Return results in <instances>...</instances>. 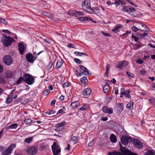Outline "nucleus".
I'll use <instances>...</instances> for the list:
<instances>
[{"mask_svg":"<svg viewBox=\"0 0 155 155\" xmlns=\"http://www.w3.org/2000/svg\"><path fill=\"white\" fill-rule=\"evenodd\" d=\"M24 81L28 85L32 84L35 82V79L31 75L25 74H23V77L20 78V82Z\"/></svg>","mask_w":155,"mask_h":155,"instance_id":"obj_1","label":"nucleus"},{"mask_svg":"<svg viewBox=\"0 0 155 155\" xmlns=\"http://www.w3.org/2000/svg\"><path fill=\"white\" fill-rule=\"evenodd\" d=\"M14 41L15 40L12 38L7 36L6 35H2V42L5 46L8 47L11 45L12 42Z\"/></svg>","mask_w":155,"mask_h":155,"instance_id":"obj_2","label":"nucleus"},{"mask_svg":"<svg viewBox=\"0 0 155 155\" xmlns=\"http://www.w3.org/2000/svg\"><path fill=\"white\" fill-rule=\"evenodd\" d=\"M123 12L128 13L131 15L135 16V14L134 12L135 11V8L129 6H124L122 9Z\"/></svg>","mask_w":155,"mask_h":155,"instance_id":"obj_3","label":"nucleus"},{"mask_svg":"<svg viewBox=\"0 0 155 155\" xmlns=\"http://www.w3.org/2000/svg\"><path fill=\"white\" fill-rule=\"evenodd\" d=\"M83 9L86 12L89 13L91 8L90 3L87 0H84L82 4Z\"/></svg>","mask_w":155,"mask_h":155,"instance_id":"obj_4","label":"nucleus"},{"mask_svg":"<svg viewBox=\"0 0 155 155\" xmlns=\"http://www.w3.org/2000/svg\"><path fill=\"white\" fill-rule=\"evenodd\" d=\"M121 140L122 143L124 145H126L132 141V137L127 136L123 135Z\"/></svg>","mask_w":155,"mask_h":155,"instance_id":"obj_5","label":"nucleus"},{"mask_svg":"<svg viewBox=\"0 0 155 155\" xmlns=\"http://www.w3.org/2000/svg\"><path fill=\"white\" fill-rule=\"evenodd\" d=\"M51 148L54 155H58L61 151L59 147L55 142H54Z\"/></svg>","mask_w":155,"mask_h":155,"instance_id":"obj_6","label":"nucleus"},{"mask_svg":"<svg viewBox=\"0 0 155 155\" xmlns=\"http://www.w3.org/2000/svg\"><path fill=\"white\" fill-rule=\"evenodd\" d=\"M3 61L5 65H9L13 63V59L10 56L6 55L4 57Z\"/></svg>","mask_w":155,"mask_h":155,"instance_id":"obj_7","label":"nucleus"},{"mask_svg":"<svg viewBox=\"0 0 155 155\" xmlns=\"http://www.w3.org/2000/svg\"><path fill=\"white\" fill-rule=\"evenodd\" d=\"M133 143L135 147L138 149H140L143 147V145L141 141L137 139H134L133 141Z\"/></svg>","mask_w":155,"mask_h":155,"instance_id":"obj_8","label":"nucleus"},{"mask_svg":"<svg viewBox=\"0 0 155 155\" xmlns=\"http://www.w3.org/2000/svg\"><path fill=\"white\" fill-rule=\"evenodd\" d=\"M128 64V62L125 61H123L121 62L117 63L116 65V68H117L121 69L122 68H124Z\"/></svg>","mask_w":155,"mask_h":155,"instance_id":"obj_9","label":"nucleus"},{"mask_svg":"<svg viewBox=\"0 0 155 155\" xmlns=\"http://www.w3.org/2000/svg\"><path fill=\"white\" fill-rule=\"evenodd\" d=\"M27 48V45L22 41L20 42V54H23L26 52V50Z\"/></svg>","mask_w":155,"mask_h":155,"instance_id":"obj_10","label":"nucleus"},{"mask_svg":"<svg viewBox=\"0 0 155 155\" xmlns=\"http://www.w3.org/2000/svg\"><path fill=\"white\" fill-rule=\"evenodd\" d=\"M68 15L71 16H74L76 17L83 15L82 12H78L76 10L69 11L68 12Z\"/></svg>","mask_w":155,"mask_h":155,"instance_id":"obj_11","label":"nucleus"},{"mask_svg":"<svg viewBox=\"0 0 155 155\" xmlns=\"http://www.w3.org/2000/svg\"><path fill=\"white\" fill-rule=\"evenodd\" d=\"M37 150L38 149L36 147H30L28 149L27 152L29 154L34 155L37 153Z\"/></svg>","mask_w":155,"mask_h":155,"instance_id":"obj_12","label":"nucleus"},{"mask_svg":"<svg viewBox=\"0 0 155 155\" xmlns=\"http://www.w3.org/2000/svg\"><path fill=\"white\" fill-rule=\"evenodd\" d=\"M25 57L27 61L31 63H33L35 59L37 58L36 57L35 58L32 54L29 53H27Z\"/></svg>","mask_w":155,"mask_h":155,"instance_id":"obj_13","label":"nucleus"},{"mask_svg":"<svg viewBox=\"0 0 155 155\" xmlns=\"http://www.w3.org/2000/svg\"><path fill=\"white\" fill-rule=\"evenodd\" d=\"M91 92V90L90 88H87L84 90L82 92L83 95L84 97H87L89 96Z\"/></svg>","mask_w":155,"mask_h":155,"instance_id":"obj_14","label":"nucleus"},{"mask_svg":"<svg viewBox=\"0 0 155 155\" xmlns=\"http://www.w3.org/2000/svg\"><path fill=\"white\" fill-rule=\"evenodd\" d=\"M102 110L103 111L104 113H107L110 114H112L113 113V109L112 108H109L106 106L103 107L102 108Z\"/></svg>","mask_w":155,"mask_h":155,"instance_id":"obj_15","label":"nucleus"},{"mask_svg":"<svg viewBox=\"0 0 155 155\" xmlns=\"http://www.w3.org/2000/svg\"><path fill=\"white\" fill-rule=\"evenodd\" d=\"M120 150L121 153L125 155H132L131 154H129L130 153L127 151L131 152L127 149L124 147H121Z\"/></svg>","mask_w":155,"mask_h":155,"instance_id":"obj_16","label":"nucleus"},{"mask_svg":"<svg viewBox=\"0 0 155 155\" xmlns=\"http://www.w3.org/2000/svg\"><path fill=\"white\" fill-rule=\"evenodd\" d=\"M91 11H90L89 13H93L95 12L96 13H99L100 12V10L98 7H96L92 8H91Z\"/></svg>","mask_w":155,"mask_h":155,"instance_id":"obj_17","label":"nucleus"},{"mask_svg":"<svg viewBox=\"0 0 155 155\" xmlns=\"http://www.w3.org/2000/svg\"><path fill=\"white\" fill-rule=\"evenodd\" d=\"M117 110L119 112H121L123 109V104L122 103H118L117 104Z\"/></svg>","mask_w":155,"mask_h":155,"instance_id":"obj_18","label":"nucleus"},{"mask_svg":"<svg viewBox=\"0 0 155 155\" xmlns=\"http://www.w3.org/2000/svg\"><path fill=\"white\" fill-rule=\"evenodd\" d=\"M79 20L81 21H86L87 20H91L92 21L91 18L88 17H82L79 18ZM93 22L94 23H96V21H93Z\"/></svg>","mask_w":155,"mask_h":155,"instance_id":"obj_19","label":"nucleus"},{"mask_svg":"<svg viewBox=\"0 0 155 155\" xmlns=\"http://www.w3.org/2000/svg\"><path fill=\"white\" fill-rule=\"evenodd\" d=\"M142 28H140L139 30L141 31L148 32L149 31V28L145 25L143 24L142 25Z\"/></svg>","mask_w":155,"mask_h":155,"instance_id":"obj_20","label":"nucleus"},{"mask_svg":"<svg viewBox=\"0 0 155 155\" xmlns=\"http://www.w3.org/2000/svg\"><path fill=\"white\" fill-rule=\"evenodd\" d=\"M123 94H124L126 97L128 98H130L131 96L130 95H129V94L130 92V91L129 90H127L124 91H122Z\"/></svg>","mask_w":155,"mask_h":155,"instance_id":"obj_21","label":"nucleus"},{"mask_svg":"<svg viewBox=\"0 0 155 155\" xmlns=\"http://www.w3.org/2000/svg\"><path fill=\"white\" fill-rule=\"evenodd\" d=\"M12 75V72L11 71H7L5 74V77L6 78H11Z\"/></svg>","mask_w":155,"mask_h":155,"instance_id":"obj_22","label":"nucleus"},{"mask_svg":"<svg viewBox=\"0 0 155 155\" xmlns=\"http://www.w3.org/2000/svg\"><path fill=\"white\" fill-rule=\"evenodd\" d=\"M79 104V102L77 101L72 103L71 104V106L72 108H75L78 107Z\"/></svg>","mask_w":155,"mask_h":155,"instance_id":"obj_23","label":"nucleus"},{"mask_svg":"<svg viewBox=\"0 0 155 155\" xmlns=\"http://www.w3.org/2000/svg\"><path fill=\"white\" fill-rule=\"evenodd\" d=\"M42 15L47 16L48 18H51L52 17L51 14L50 12H48L45 11H43L41 12Z\"/></svg>","mask_w":155,"mask_h":155,"instance_id":"obj_24","label":"nucleus"},{"mask_svg":"<svg viewBox=\"0 0 155 155\" xmlns=\"http://www.w3.org/2000/svg\"><path fill=\"white\" fill-rule=\"evenodd\" d=\"M11 150L8 148L5 150H4L3 151L2 154L3 155H10L12 153Z\"/></svg>","mask_w":155,"mask_h":155,"instance_id":"obj_25","label":"nucleus"},{"mask_svg":"<svg viewBox=\"0 0 155 155\" xmlns=\"http://www.w3.org/2000/svg\"><path fill=\"white\" fill-rule=\"evenodd\" d=\"M110 139L111 142L114 143L117 141V137L115 135L112 134L110 135Z\"/></svg>","mask_w":155,"mask_h":155,"instance_id":"obj_26","label":"nucleus"},{"mask_svg":"<svg viewBox=\"0 0 155 155\" xmlns=\"http://www.w3.org/2000/svg\"><path fill=\"white\" fill-rule=\"evenodd\" d=\"M110 89V86L109 85L106 84L104 87H103V91L104 93H107L108 92Z\"/></svg>","mask_w":155,"mask_h":155,"instance_id":"obj_27","label":"nucleus"},{"mask_svg":"<svg viewBox=\"0 0 155 155\" xmlns=\"http://www.w3.org/2000/svg\"><path fill=\"white\" fill-rule=\"evenodd\" d=\"M89 108L88 105L87 104H84L81 107L79 108V110H86Z\"/></svg>","mask_w":155,"mask_h":155,"instance_id":"obj_28","label":"nucleus"},{"mask_svg":"<svg viewBox=\"0 0 155 155\" xmlns=\"http://www.w3.org/2000/svg\"><path fill=\"white\" fill-rule=\"evenodd\" d=\"M134 104V103L130 101L129 103H128L127 105V108L130 110H131L132 109L133 107V105Z\"/></svg>","mask_w":155,"mask_h":155,"instance_id":"obj_29","label":"nucleus"},{"mask_svg":"<svg viewBox=\"0 0 155 155\" xmlns=\"http://www.w3.org/2000/svg\"><path fill=\"white\" fill-rule=\"evenodd\" d=\"M62 64V61L61 60H59L58 61L56 64V68L57 69L60 68H61Z\"/></svg>","mask_w":155,"mask_h":155,"instance_id":"obj_30","label":"nucleus"},{"mask_svg":"<svg viewBox=\"0 0 155 155\" xmlns=\"http://www.w3.org/2000/svg\"><path fill=\"white\" fill-rule=\"evenodd\" d=\"M80 81L82 83L86 84L88 80L87 77H83L81 78L80 79Z\"/></svg>","mask_w":155,"mask_h":155,"instance_id":"obj_31","label":"nucleus"},{"mask_svg":"<svg viewBox=\"0 0 155 155\" xmlns=\"http://www.w3.org/2000/svg\"><path fill=\"white\" fill-rule=\"evenodd\" d=\"M74 54L77 55L78 56H81L82 55L87 56V54L85 53H81L77 51H75L74 52Z\"/></svg>","mask_w":155,"mask_h":155,"instance_id":"obj_32","label":"nucleus"},{"mask_svg":"<svg viewBox=\"0 0 155 155\" xmlns=\"http://www.w3.org/2000/svg\"><path fill=\"white\" fill-rule=\"evenodd\" d=\"M75 73L78 77H80L82 75V71L80 70L75 71Z\"/></svg>","mask_w":155,"mask_h":155,"instance_id":"obj_33","label":"nucleus"},{"mask_svg":"<svg viewBox=\"0 0 155 155\" xmlns=\"http://www.w3.org/2000/svg\"><path fill=\"white\" fill-rule=\"evenodd\" d=\"M55 127V130L57 132H60L62 131L64 129V127H58V126H57L56 125Z\"/></svg>","mask_w":155,"mask_h":155,"instance_id":"obj_34","label":"nucleus"},{"mask_svg":"<svg viewBox=\"0 0 155 155\" xmlns=\"http://www.w3.org/2000/svg\"><path fill=\"white\" fill-rule=\"evenodd\" d=\"M33 139L32 137H29L27 138H26L24 140V141L27 143H30L31 141Z\"/></svg>","mask_w":155,"mask_h":155,"instance_id":"obj_35","label":"nucleus"},{"mask_svg":"<svg viewBox=\"0 0 155 155\" xmlns=\"http://www.w3.org/2000/svg\"><path fill=\"white\" fill-rule=\"evenodd\" d=\"M66 122L65 121H62L61 122L57 124L56 125L58 127H61L66 125Z\"/></svg>","mask_w":155,"mask_h":155,"instance_id":"obj_36","label":"nucleus"},{"mask_svg":"<svg viewBox=\"0 0 155 155\" xmlns=\"http://www.w3.org/2000/svg\"><path fill=\"white\" fill-rule=\"evenodd\" d=\"M12 100V97L9 96L6 99V102L7 104H9Z\"/></svg>","mask_w":155,"mask_h":155,"instance_id":"obj_37","label":"nucleus"},{"mask_svg":"<svg viewBox=\"0 0 155 155\" xmlns=\"http://www.w3.org/2000/svg\"><path fill=\"white\" fill-rule=\"evenodd\" d=\"M17 126L18 124L15 123H14L12 124L11 125H10L9 126V127L8 128L15 129L17 127Z\"/></svg>","mask_w":155,"mask_h":155,"instance_id":"obj_38","label":"nucleus"},{"mask_svg":"<svg viewBox=\"0 0 155 155\" xmlns=\"http://www.w3.org/2000/svg\"><path fill=\"white\" fill-rule=\"evenodd\" d=\"M16 147V145L15 143H12L8 147V148L12 152L13 150V149Z\"/></svg>","mask_w":155,"mask_h":155,"instance_id":"obj_39","label":"nucleus"},{"mask_svg":"<svg viewBox=\"0 0 155 155\" xmlns=\"http://www.w3.org/2000/svg\"><path fill=\"white\" fill-rule=\"evenodd\" d=\"M24 122L27 124L31 123L32 120L30 119H28L24 120Z\"/></svg>","mask_w":155,"mask_h":155,"instance_id":"obj_40","label":"nucleus"},{"mask_svg":"<svg viewBox=\"0 0 155 155\" xmlns=\"http://www.w3.org/2000/svg\"><path fill=\"white\" fill-rule=\"evenodd\" d=\"M77 137L76 136H74L71 138L70 140H71L73 141L74 143H76L77 142Z\"/></svg>","mask_w":155,"mask_h":155,"instance_id":"obj_41","label":"nucleus"},{"mask_svg":"<svg viewBox=\"0 0 155 155\" xmlns=\"http://www.w3.org/2000/svg\"><path fill=\"white\" fill-rule=\"evenodd\" d=\"M0 22L2 23L5 25H7L8 24V22L5 19L2 18H0Z\"/></svg>","mask_w":155,"mask_h":155,"instance_id":"obj_42","label":"nucleus"},{"mask_svg":"<svg viewBox=\"0 0 155 155\" xmlns=\"http://www.w3.org/2000/svg\"><path fill=\"white\" fill-rule=\"evenodd\" d=\"M133 31L134 32H137L138 30H139V28H138L136 26H135V25H133V26L131 28Z\"/></svg>","mask_w":155,"mask_h":155,"instance_id":"obj_43","label":"nucleus"},{"mask_svg":"<svg viewBox=\"0 0 155 155\" xmlns=\"http://www.w3.org/2000/svg\"><path fill=\"white\" fill-rule=\"evenodd\" d=\"M145 155H155V153L151 151H148L145 154Z\"/></svg>","mask_w":155,"mask_h":155,"instance_id":"obj_44","label":"nucleus"},{"mask_svg":"<svg viewBox=\"0 0 155 155\" xmlns=\"http://www.w3.org/2000/svg\"><path fill=\"white\" fill-rule=\"evenodd\" d=\"M43 52V51H39V52H36V51H34V50H33V54L34 55H39L41 53Z\"/></svg>","mask_w":155,"mask_h":155,"instance_id":"obj_45","label":"nucleus"},{"mask_svg":"<svg viewBox=\"0 0 155 155\" xmlns=\"http://www.w3.org/2000/svg\"><path fill=\"white\" fill-rule=\"evenodd\" d=\"M66 110V108L64 106H63V108L60 109L58 111L57 113H61L63 112Z\"/></svg>","mask_w":155,"mask_h":155,"instance_id":"obj_46","label":"nucleus"},{"mask_svg":"<svg viewBox=\"0 0 155 155\" xmlns=\"http://www.w3.org/2000/svg\"><path fill=\"white\" fill-rule=\"evenodd\" d=\"M150 102L151 103L155 105V98L152 97L150 100Z\"/></svg>","mask_w":155,"mask_h":155,"instance_id":"obj_47","label":"nucleus"},{"mask_svg":"<svg viewBox=\"0 0 155 155\" xmlns=\"http://www.w3.org/2000/svg\"><path fill=\"white\" fill-rule=\"evenodd\" d=\"M132 38H134V41L136 42H137L139 39L136 36H134L133 35H132Z\"/></svg>","mask_w":155,"mask_h":155,"instance_id":"obj_48","label":"nucleus"},{"mask_svg":"<svg viewBox=\"0 0 155 155\" xmlns=\"http://www.w3.org/2000/svg\"><path fill=\"white\" fill-rule=\"evenodd\" d=\"M44 41L45 42L48 43L49 44H50L51 42V40L48 38H45V39H44Z\"/></svg>","mask_w":155,"mask_h":155,"instance_id":"obj_49","label":"nucleus"},{"mask_svg":"<svg viewBox=\"0 0 155 155\" xmlns=\"http://www.w3.org/2000/svg\"><path fill=\"white\" fill-rule=\"evenodd\" d=\"M135 25V26H136L137 28H141V27H142V25L143 24L140 23H137Z\"/></svg>","mask_w":155,"mask_h":155,"instance_id":"obj_50","label":"nucleus"},{"mask_svg":"<svg viewBox=\"0 0 155 155\" xmlns=\"http://www.w3.org/2000/svg\"><path fill=\"white\" fill-rule=\"evenodd\" d=\"M74 61L79 64H80L82 62L78 58H74Z\"/></svg>","mask_w":155,"mask_h":155,"instance_id":"obj_51","label":"nucleus"},{"mask_svg":"<svg viewBox=\"0 0 155 155\" xmlns=\"http://www.w3.org/2000/svg\"><path fill=\"white\" fill-rule=\"evenodd\" d=\"M87 70H85L83 71H82V74H83V75H88L89 74V73Z\"/></svg>","mask_w":155,"mask_h":155,"instance_id":"obj_52","label":"nucleus"},{"mask_svg":"<svg viewBox=\"0 0 155 155\" xmlns=\"http://www.w3.org/2000/svg\"><path fill=\"white\" fill-rule=\"evenodd\" d=\"M5 82V81L3 77L1 76H0V83L4 84Z\"/></svg>","mask_w":155,"mask_h":155,"instance_id":"obj_53","label":"nucleus"},{"mask_svg":"<svg viewBox=\"0 0 155 155\" xmlns=\"http://www.w3.org/2000/svg\"><path fill=\"white\" fill-rule=\"evenodd\" d=\"M112 31H113L114 33H116L119 32L120 31V30L117 27H116L115 28L113 29L112 30Z\"/></svg>","mask_w":155,"mask_h":155,"instance_id":"obj_54","label":"nucleus"},{"mask_svg":"<svg viewBox=\"0 0 155 155\" xmlns=\"http://www.w3.org/2000/svg\"><path fill=\"white\" fill-rule=\"evenodd\" d=\"M52 63L51 62H49L47 66V68H49V69H51V67H52Z\"/></svg>","mask_w":155,"mask_h":155,"instance_id":"obj_55","label":"nucleus"},{"mask_svg":"<svg viewBox=\"0 0 155 155\" xmlns=\"http://www.w3.org/2000/svg\"><path fill=\"white\" fill-rule=\"evenodd\" d=\"M79 67L83 71L85 70H87V71L88 70V69L86 68L85 67H84L82 65H79Z\"/></svg>","mask_w":155,"mask_h":155,"instance_id":"obj_56","label":"nucleus"},{"mask_svg":"<svg viewBox=\"0 0 155 155\" xmlns=\"http://www.w3.org/2000/svg\"><path fill=\"white\" fill-rule=\"evenodd\" d=\"M69 84L68 82H65L64 83L63 85V87L64 88L68 87H69Z\"/></svg>","mask_w":155,"mask_h":155,"instance_id":"obj_57","label":"nucleus"},{"mask_svg":"<svg viewBox=\"0 0 155 155\" xmlns=\"http://www.w3.org/2000/svg\"><path fill=\"white\" fill-rule=\"evenodd\" d=\"M49 93V90H45L43 92V94L45 95H47Z\"/></svg>","mask_w":155,"mask_h":155,"instance_id":"obj_58","label":"nucleus"},{"mask_svg":"<svg viewBox=\"0 0 155 155\" xmlns=\"http://www.w3.org/2000/svg\"><path fill=\"white\" fill-rule=\"evenodd\" d=\"M75 45L72 44H70L68 45V47L69 48H75Z\"/></svg>","mask_w":155,"mask_h":155,"instance_id":"obj_59","label":"nucleus"},{"mask_svg":"<svg viewBox=\"0 0 155 155\" xmlns=\"http://www.w3.org/2000/svg\"><path fill=\"white\" fill-rule=\"evenodd\" d=\"M110 65L109 64H108L106 66V71L108 72L110 68Z\"/></svg>","mask_w":155,"mask_h":155,"instance_id":"obj_60","label":"nucleus"},{"mask_svg":"<svg viewBox=\"0 0 155 155\" xmlns=\"http://www.w3.org/2000/svg\"><path fill=\"white\" fill-rule=\"evenodd\" d=\"M102 34L103 35H104L106 36H110V35H109L108 33H107L106 32H105L104 31H102L101 32Z\"/></svg>","mask_w":155,"mask_h":155,"instance_id":"obj_61","label":"nucleus"},{"mask_svg":"<svg viewBox=\"0 0 155 155\" xmlns=\"http://www.w3.org/2000/svg\"><path fill=\"white\" fill-rule=\"evenodd\" d=\"M137 62L138 63L142 64L143 63V61L141 59H139L137 61Z\"/></svg>","mask_w":155,"mask_h":155,"instance_id":"obj_62","label":"nucleus"},{"mask_svg":"<svg viewBox=\"0 0 155 155\" xmlns=\"http://www.w3.org/2000/svg\"><path fill=\"white\" fill-rule=\"evenodd\" d=\"M94 142L93 141H92L91 142L89 143L88 144V146L89 147H91L93 146L94 143Z\"/></svg>","mask_w":155,"mask_h":155,"instance_id":"obj_63","label":"nucleus"},{"mask_svg":"<svg viewBox=\"0 0 155 155\" xmlns=\"http://www.w3.org/2000/svg\"><path fill=\"white\" fill-rule=\"evenodd\" d=\"M147 35V33H145L144 34H140V36L142 38L145 37Z\"/></svg>","mask_w":155,"mask_h":155,"instance_id":"obj_64","label":"nucleus"}]
</instances>
